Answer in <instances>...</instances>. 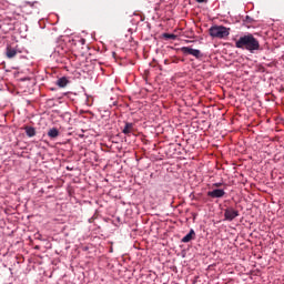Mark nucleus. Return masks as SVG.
Instances as JSON below:
<instances>
[{"mask_svg":"<svg viewBox=\"0 0 284 284\" xmlns=\"http://www.w3.org/2000/svg\"><path fill=\"white\" fill-rule=\"evenodd\" d=\"M235 48L247 50L251 54H254V52L261 50V42L252 33H247L235 41Z\"/></svg>","mask_w":284,"mask_h":284,"instance_id":"f257e3e1","label":"nucleus"},{"mask_svg":"<svg viewBox=\"0 0 284 284\" xmlns=\"http://www.w3.org/2000/svg\"><path fill=\"white\" fill-rule=\"evenodd\" d=\"M209 32L213 39H225V37H230V28L224 26H213L209 29Z\"/></svg>","mask_w":284,"mask_h":284,"instance_id":"f03ea898","label":"nucleus"},{"mask_svg":"<svg viewBox=\"0 0 284 284\" xmlns=\"http://www.w3.org/2000/svg\"><path fill=\"white\" fill-rule=\"evenodd\" d=\"M239 216V210H235L232 206H229L224 210V219L225 221H234Z\"/></svg>","mask_w":284,"mask_h":284,"instance_id":"7ed1b4c3","label":"nucleus"},{"mask_svg":"<svg viewBox=\"0 0 284 284\" xmlns=\"http://www.w3.org/2000/svg\"><path fill=\"white\" fill-rule=\"evenodd\" d=\"M183 54H191L192 57H195V59H202L203 53H201V50L199 49H192L190 47H183L182 49Z\"/></svg>","mask_w":284,"mask_h":284,"instance_id":"20e7f679","label":"nucleus"},{"mask_svg":"<svg viewBox=\"0 0 284 284\" xmlns=\"http://www.w3.org/2000/svg\"><path fill=\"white\" fill-rule=\"evenodd\" d=\"M207 196L211 199H223L225 196V191L223 189H215L207 192Z\"/></svg>","mask_w":284,"mask_h":284,"instance_id":"39448f33","label":"nucleus"},{"mask_svg":"<svg viewBox=\"0 0 284 284\" xmlns=\"http://www.w3.org/2000/svg\"><path fill=\"white\" fill-rule=\"evenodd\" d=\"M19 53H21V51L17 50V48H13L12 45H8L6 49L7 59H14Z\"/></svg>","mask_w":284,"mask_h":284,"instance_id":"423d86ee","label":"nucleus"},{"mask_svg":"<svg viewBox=\"0 0 284 284\" xmlns=\"http://www.w3.org/2000/svg\"><path fill=\"white\" fill-rule=\"evenodd\" d=\"M196 239V232H194V229H191L189 234H186L181 242L182 243H190L191 241H194Z\"/></svg>","mask_w":284,"mask_h":284,"instance_id":"0eeeda50","label":"nucleus"},{"mask_svg":"<svg viewBox=\"0 0 284 284\" xmlns=\"http://www.w3.org/2000/svg\"><path fill=\"white\" fill-rule=\"evenodd\" d=\"M23 129L29 139H32V136H37V129H34V126L26 125Z\"/></svg>","mask_w":284,"mask_h":284,"instance_id":"6e6552de","label":"nucleus"},{"mask_svg":"<svg viewBox=\"0 0 284 284\" xmlns=\"http://www.w3.org/2000/svg\"><path fill=\"white\" fill-rule=\"evenodd\" d=\"M132 132H134V123L125 122L122 133L123 134H132Z\"/></svg>","mask_w":284,"mask_h":284,"instance_id":"1a4fd4ad","label":"nucleus"},{"mask_svg":"<svg viewBox=\"0 0 284 284\" xmlns=\"http://www.w3.org/2000/svg\"><path fill=\"white\" fill-rule=\"evenodd\" d=\"M59 136V129L52 128L48 131L49 139H57Z\"/></svg>","mask_w":284,"mask_h":284,"instance_id":"9d476101","label":"nucleus"},{"mask_svg":"<svg viewBox=\"0 0 284 284\" xmlns=\"http://www.w3.org/2000/svg\"><path fill=\"white\" fill-rule=\"evenodd\" d=\"M68 83H70V81H68V78H65V77L60 78L57 81V85H59V88H65V85H68Z\"/></svg>","mask_w":284,"mask_h":284,"instance_id":"9b49d317","label":"nucleus"},{"mask_svg":"<svg viewBox=\"0 0 284 284\" xmlns=\"http://www.w3.org/2000/svg\"><path fill=\"white\" fill-rule=\"evenodd\" d=\"M28 6H30V8H34L36 10H39V6H41V3H39V1H34V2H27Z\"/></svg>","mask_w":284,"mask_h":284,"instance_id":"f8f14e48","label":"nucleus"},{"mask_svg":"<svg viewBox=\"0 0 284 284\" xmlns=\"http://www.w3.org/2000/svg\"><path fill=\"white\" fill-rule=\"evenodd\" d=\"M163 38L164 39H171L172 41H174V39H176V34H174V33H163Z\"/></svg>","mask_w":284,"mask_h":284,"instance_id":"ddd939ff","label":"nucleus"},{"mask_svg":"<svg viewBox=\"0 0 284 284\" xmlns=\"http://www.w3.org/2000/svg\"><path fill=\"white\" fill-rule=\"evenodd\" d=\"M221 185H223V183H214L213 187H221Z\"/></svg>","mask_w":284,"mask_h":284,"instance_id":"4468645a","label":"nucleus"},{"mask_svg":"<svg viewBox=\"0 0 284 284\" xmlns=\"http://www.w3.org/2000/svg\"><path fill=\"white\" fill-rule=\"evenodd\" d=\"M197 3H207V0H196Z\"/></svg>","mask_w":284,"mask_h":284,"instance_id":"2eb2a0df","label":"nucleus"},{"mask_svg":"<svg viewBox=\"0 0 284 284\" xmlns=\"http://www.w3.org/2000/svg\"><path fill=\"white\" fill-rule=\"evenodd\" d=\"M81 42H82V43H85V39H82Z\"/></svg>","mask_w":284,"mask_h":284,"instance_id":"dca6fc26","label":"nucleus"}]
</instances>
